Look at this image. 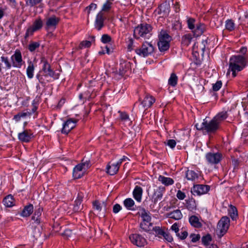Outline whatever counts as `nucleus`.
Returning a JSON list of instances; mask_svg holds the SVG:
<instances>
[{"mask_svg":"<svg viewBox=\"0 0 248 248\" xmlns=\"http://www.w3.org/2000/svg\"><path fill=\"white\" fill-rule=\"evenodd\" d=\"M247 65L246 58L241 55L232 56L230 59L229 70L232 72L233 77L236 76V72L242 71Z\"/></svg>","mask_w":248,"mask_h":248,"instance_id":"f257e3e1","label":"nucleus"},{"mask_svg":"<svg viewBox=\"0 0 248 248\" xmlns=\"http://www.w3.org/2000/svg\"><path fill=\"white\" fill-rule=\"evenodd\" d=\"M195 127L198 130L202 131L203 134L211 135L217 130V118L215 116L211 121L208 122L205 119L201 123H197Z\"/></svg>","mask_w":248,"mask_h":248,"instance_id":"f03ea898","label":"nucleus"},{"mask_svg":"<svg viewBox=\"0 0 248 248\" xmlns=\"http://www.w3.org/2000/svg\"><path fill=\"white\" fill-rule=\"evenodd\" d=\"M152 30V26L147 23H142L136 27L134 30V36L136 39L149 38Z\"/></svg>","mask_w":248,"mask_h":248,"instance_id":"7ed1b4c3","label":"nucleus"},{"mask_svg":"<svg viewBox=\"0 0 248 248\" xmlns=\"http://www.w3.org/2000/svg\"><path fill=\"white\" fill-rule=\"evenodd\" d=\"M154 51V46L151 43L146 41L143 43L140 48H137L135 52L137 54L144 57L152 54Z\"/></svg>","mask_w":248,"mask_h":248,"instance_id":"20e7f679","label":"nucleus"},{"mask_svg":"<svg viewBox=\"0 0 248 248\" xmlns=\"http://www.w3.org/2000/svg\"><path fill=\"white\" fill-rule=\"evenodd\" d=\"M230 225V219L229 217L224 216L218 222V230L220 237L223 236L228 231Z\"/></svg>","mask_w":248,"mask_h":248,"instance_id":"39448f33","label":"nucleus"},{"mask_svg":"<svg viewBox=\"0 0 248 248\" xmlns=\"http://www.w3.org/2000/svg\"><path fill=\"white\" fill-rule=\"evenodd\" d=\"M11 61L14 68H20L24 62L22 59L21 52L19 49H16L14 53L11 56Z\"/></svg>","mask_w":248,"mask_h":248,"instance_id":"423d86ee","label":"nucleus"},{"mask_svg":"<svg viewBox=\"0 0 248 248\" xmlns=\"http://www.w3.org/2000/svg\"><path fill=\"white\" fill-rule=\"evenodd\" d=\"M165 191V188L163 186L156 187L154 189L153 193L151 196L152 202L155 204L157 202L160 201Z\"/></svg>","mask_w":248,"mask_h":248,"instance_id":"0eeeda50","label":"nucleus"},{"mask_svg":"<svg viewBox=\"0 0 248 248\" xmlns=\"http://www.w3.org/2000/svg\"><path fill=\"white\" fill-rule=\"evenodd\" d=\"M131 242L139 247H143L146 244V240L141 235L132 234L129 236Z\"/></svg>","mask_w":248,"mask_h":248,"instance_id":"6e6552de","label":"nucleus"},{"mask_svg":"<svg viewBox=\"0 0 248 248\" xmlns=\"http://www.w3.org/2000/svg\"><path fill=\"white\" fill-rule=\"evenodd\" d=\"M210 187L207 185H197L191 188V192L195 195H201L206 193L209 190Z\"/></svg>","mask_w":248,"mask_h":248,"instance_id":"1a4fd4ad","label":"nucleus"},{"mask_svg":"<svg viewBox=\"0 0 248 248\" xmlns=\"http://www.w3.org/2000/svg\"><path fill=\"white\" fill-rule=\"evenodd\" d=\"M77 120L74 119H69L63 124L62 133L67 134L76 125Z\"/></svg>","mask_w":248,"mask_h":248,"instance_id":"9d476101","label":"nucleus"},{"mask_svg":"<svg viewBox=\"0 0 248 248\" xmlns=\"http://www.w3.org/2000/svg\"><path fill=\"white\" fill-rule=\"evenodd\" d=\"M41 62L43 63L42 71L45 73V76L54 77V72L51 69L50 65L45 57L41 58Z\"/></svg>","mask_w":248,"mask_h":248,"instance_id":"9b49d317","label":"nucleus"},{"mask_svg":"<svg viewBox=\"0 0 248 248\" xmlns=\"http://www.w3.org/2000/svg\"><path fill=\"white\" fill-rule=\"evenodd\" d=\"M85 164H79L73 169V176L75 179H79L84 175L85 172Z\"/></svg>","mask_w":248,"mask_h":248,"instance_id":"f8f14e48","label":"nucleus"},{"mask_svg":"<svg viewBox=\"0 0 248 248\" xmlns=\"http://www.w3.org/2000/svg\"><path fill=\"white\" fill-rule=\"evenodd\" d=\"M33 137V133L30 130H25L18 134V138L23 142H29Z\"/></svg>","mask_w":248,"mask_h":248,"instance_id":"ddd939ff","label":"nucleus"},{"mask_svg":"<svg viewBox=\"0 0 248 248\" xmlns=\"http://www.w3.org/2000/svg\"><path fill=\"white\" fill-rule=\"evenodd\" d=\"M60 19L55 16H52L46 19V29H55L57 25L59 22Z\"/></svg>","mask_w":248,"mask_h":248,"instance_id":"4468645a","label":"nucleus"},{"mask_svg":"<svg viewBox=\"0 0 248 248\" xmlns=\"http://www.w3.org/2000/svg\"><path fill=\"white\" fill-rule=\"evenodd\" d=\"M205 46L201 47L199 52H192L193 62L197 65H200L203 60Z\"/></svg>","mask_w":248,"mask_h":248,"instance_id":"2eb2a0df","label":"nucleus"},{"mask_svg":"<svg viewBox=\"0 0 248 248\" xmlns=\"http://www.w3.org/2000/svg\"><path fill=\"white\" fill-rule=\"evenodd\" d=\"M158 14L167 16L170 13V5L167 2L162 3L158 8Z\"/></svg>","mask_w":248,"mask_h":248,"instance_id":"dca6fc26","label":"nucleus"},{"mask_svg":"<svg viewBox=\"0 0 248 248\" xmlns=\"http://www.w3.org/2000/svg\"><path fill=\"white\" fill-rule=\"evenodd\" d=\"M104 15L102 11L100 12L96 16L95 21V27L99 31L104 26Z\"/></svg>","mask_w":248,"mask_h":248,"instance_id":"f3484780","label":"nucleus"},{"mask_svg":"<svg viewBox=\"0 0 248 248\" xmlns=\"http://www.w3.org/2000/svg\"><path fill=\"white\" fill-rule=\"evenodd\" d=\"M143 194V189L141 187L136 186H135L133 191V196L134 198L139 202H141Z\"/></svg>","mask_w":248,"mask_h":248,"instance_id":"a211bd4d","label":"nucleus"},{"mask_svg":"<svg viewBox=\"0 0 248 248\" xmlns=\"http://www.w3.org/2000/svg\"><path fill=\"white\" fill-rule=\"evenodd\" d=\"M206 159L208 163L211 165H214L216 167V164H217V154L209 152L206 154Z\"/></svg>","mask_w":248,"mask_h":248,"instance_id":"6ab92c4d","label":"nucleus"},{"mask_svg":"<svg viewBox=\"0 0 248 248\" xmlns=\"http://www.w3.org/2000/svg\"><path fill=\"white\" fill-rule=\"evenodd\" d=\"M155 102V99L152 96L146 94L141 102L144 108H150Z\"/></svg>","mask_w":248,"mask_h":248,"instance_id":"aec40b11","label":"nucleus"},{"mask_svg":"<svg viewBox=\"0 0 248 248\" xmlns=\"http://www.w3.org/2000/svg\"><path fill=\"white\" fill-rule=\"evenodd\" d=\"M166 217L175 220H180L183 217V215L179 209H176L167 213Z\"/></svg>","mask_w":248,"mask_h":248,"instance_id":"412c9836","label":"nucleus"},{"mask_svg":"<svg viewBox=\"0 0 248 248\" xmlns=\"http://www.w3.org/2000/svg\"><path fill=\"white\" fill-rule=\"evenodd\" d=\"M158 42H166L170 43L171 40V37L164 31H161L158 35Z\"/></svg>","mask_w":248,"mask_h":248,"instance_id":"4be33fe9","label":"nucleus"},{"mask_svg":"<svg viewBox=\"0 0 248 248\" xmlns=\"http://www.w3.org/2000/svg\"><path fill=\"white\" fill-rule=\"evenodd\" d=\"M205 31V26L204 24L199 23L196 25L195 29L192 31L194 35L199 36L201 35Z\"/></svg>","mask_w":248,"mask_h":248,"instance_id":"5701e85b","label":"nucleus"},{"mask_svg":"<svg viewBox=\"0 0 248 248\" xmlns=\"http://www.w3.org/2000/svg\"><path fill=\"white\" fill-rule=\"evenodd\" d=\"M139 214L140 216L142 221H146V222H151V217L150 216V213L146 210L144 208H142Z\"/></svg>","mask_w":248,"mask_h":248,"instance_id":"b1692460","label":"nucleus"},{"mask_svg":"<svg viewBox=\"0 0 248 248\" xmlns=\"http://www.w3.org/2000/svg\"><path fill=\"white\" fill-rule=\"evenodd\" d=\"M0 60L1 63L4 65V68L7 70H9L13 67L11 59H9L7 56L2 55L0 57Z\"/></svg>","mask_w":248,"mask_h":248,"instance_id":"393cba45","label":"nucleus"},{"mask_svg":"<svg viewBox=\"0 0 248 248\" xmlns=\"http://www.w3.org/2000/svg\"><path fill=\"white\" fill-rule=\"evenodd\" d=\"M33 211V206L31 204L25 206L22 210L21 216L23 217H27L30 216Z\"/></svg>","mask_w":248,"mask_h":248,"instance_id":"a878e982","label":"nucleus"},{"mask_svg":"<svg viewBox=\"0 0 248 248\" xmlns=\"http://www.w3.org/2000/svg\"><path fill=\"white\" fill-rule=\"evenodd\" d=\"M189 222L194 227L199 228L202 226L199 218L196 216H192L189 218Z\"/></svg>","mask_w":248,"mask_h":248,"instance_id":"bb28decb","label":"nucleus"},{"mask_svg":"<svg viewBox=\"0 0 248 248\" xmlns=\"http://www.w3.org/2000/svg\"><path fill=\"white\" fill-rule=\"evenodd\" d=\"M158 180L162 184L166 186L172 185L174 183V181L172 178L170 177H166L162 175H159Z\"/></svg>","mask_w":248,"mask_h":248,"instance_id":"cd10ccee","label":"nucleus"},{"mask_svg":"<svg viewBox=\"0 0 248 248\" xmlns=\"http://www.w3.org/2000/svg\"><path fill=\"white\" fill-rule=\"evenodd\" d=\"M228 213L232 220H236L238 218L237 210L234 206L231 204L230 205Z\"/></svg>","mask_w":248,"mask_h":248,"instance_id":"c85d7f7f","label":"nucleus"},{"mask_svg":"<svg viewBox=\"0 0 248 248\" xmlns=\"http://www.w3.org/2000/svg\"><path fill=\"white\" fill-rule=\"evenodd\" d=\"M35 66L31 61L28 62V66L27 68L26 73L29 78L31 79L33 77V73Z\"/></svg>","mask_w":248,"mask_h":248,"instance_id":"c756f323","label":"nucleus"},{"mask_svg":"<svg viewBox=\"0 0 248 248\" xmlns=\"http://www.w3.org/2000/svg\"><path fill=\"white\" fill-rule=\"evenodd\" d=\"M4 205L7 207H12L15 204V200L11 195L7 196L3 200Z\"/></svg>","mask_w":248,"mask_h":248,"instance_id":"7c9ffc66","label":"nucleus"},{"mask_svg":"<svg viewBox=\"0 0 248 248\" xmlns=\"http://www.w3.org/2000/svg\"><path fill=\"white\" fill-rule=\"evenodd\" d=\"M119 169V167H117L115 163L112 164L111 165L108 164L107 167V172L110 175H113L118 172Z\"/></svg>","mask_w":248,"mask_h":248,"instance_id":"2f4dec72","label":"nucleus"},{"mask_svg":"<svg viewBox=\"0 0 248 248\" xmlns=\"http://www.w3.org/2000/svg\"><path fill=\"white\" fill-rule=\"evenodd\" d=\"M124 206L129 210H134L135 202L131 198H127L124 201Z\"/></svg>","mask_w":248,"mask_h":248,"instance_id":"473e14b6","label":"nucleus"},{"mask_svg":"<svg viewBox=\"0 0 248 248\" xmlns=\"http://www.w3.org/2000/svg\"><path fill=\"white\" fill-rule=\"evenodd\" d=\"M193 39L191 34H186L182 38V44L184 46H188Z\"/></svg>","mask_w":248,"mask_h":248,"instance_id":"72a5a7b5","label":"nucleus"},{"mask_svg":"<svg viewBox=\"0 0 248 248\" xmlns=\"http://www.w3.org/2000/svg\"><path fill=\"white\" fill-rule=\"evenodd\" d=\"M178 78L175 74L172 73L168 80V84L172 87H175L177 84Z\"/></svg>","mask_w":248,"mask_h":248,"instance_id":"f704fd0d","label":"nucleus"},{"mask_svg":"<svg viewBox=\"0 0 248 248\" xmlns=\"http://www.w3.org/2000/svg\"><path fill=\"white\" fill-rule=\"evenodd\" d=\"M158 49L160 52H165L168 50L170 46V43L166 42H158Z\"/></svg>","mask_w":248,"mask_h":248,"instance_id":"c9c22d12","label":"nucleus"},{"mask_svg":"<svg viewBox=\"0 0 248 248\" xmlns=\"http://www.w3.org/2000/svg\"><path fill=\"white\" fill-rule=\"evenodd\" d=\"M186 177L189 180L193 181L195 179L198 178V175L194 171L188 170L186 172Z\"/></svg>","mask_w":248,"mask_h":248,"instance_id":"e433bc0d","label":"nucleus"},{"mask_svg":"<svg viewBox=\"0 0 248 248\" xmlns=\"http://www.w3.org/2000/svg\"><path fill=\"white\" fill-rule=\"evenodd\" d=\"M31 26L36 31L39 30L43 27V21L42 19L40 18H37L34 21Z\"/></svg>","mask_w":248,"mask_h":248,"instance_id":"4c0bfd02","label":"nucleus"},{"mask_svg":"<svg viewBox=\"0 0 248 248\" xmlns=\"http://www.w3.org/2000/svg\"><path fill=\"white\" fill-rule=\"evenodd\" d=\"M152 226L151 222H146L142 221L140 223V228L143 231L148 232L150 230V227Z\"/></svg>","mask_w":248,"mask_h":248,"instance_id":"58836bf2","label":"nucleus"},{"mask_svg":"<svg viewBox=\"0 0 248 248\" xmlns=\"http://www.w3.org/2000/svg\"><path fill=\"white\" fill-rule=\"evenodd\" d=\"M103 205L106 206L104 202L101 203L99 201H95L93 202V208L98 212L101 211Z\"/></svg>","mask_w":248,"mask_h":248,"instance_id":"ea45409f","label":"nucleus"},{"mask_svg":"<svg viewBox=\"0 0 248 248\" xmlns=\"http://www.w3.org/2000/svg\"><path fill=\"white\" fill-rule=\"evenodd\" d=\"M119 113H120V117L121 121L124 122H128L129 124H130L131 121H130L128 114L125 112L121 111H119Z\"/></svg>","mask_w":248,"mask_h":248,"instance_id":"a19ab883","label":"nucleus"},{"mask_svg":"<svg viewBox=\"0 0 248 248\" xmlns=\"http://www.w3.org/2000/svg\"><path fill=\"white\" fill-rule=\"evenodd\" d=\"M207 43V41H203L202 44H199L198 43H195L193 46L192 52H199L201 47H203L204 45L205 46V44Z\"/></svg>","mask_w":248,"mask_h":248,"instance_id":"79ce46f5","label":"nucleus"},{"mask_svg":"<svg viewBox=\"0 0 248 248\" xmlns=\"http://www.w3.org/2000/svg\"><path fill=\"white\" fill-rule=\"evenodd\" d=\"M82 209V205L80 200H76L74 205L73 210L75 212L80 211Z\"/></svg>","mask_w":248,"mask_h":248,"instance_id":"37998d69","label":"nucleus"},{"mask_svg":"<svg viewBox=\"0 0 248 248\" xmlns=\"http://www.w3.org/2000/svg\"><path fill=\"white\" fill-rule=\"evenodd\" d=\"M186 207L188 210L192 211L196 208L195 203L194 200L190 199L186 201Z\"/></svg>","mask_w":248,"mask_h":248,"instance_id":"c03bdc74","label":"nucleus"},{"mask_svg":"<svg viewBox=\"0 0 248 248\" xmlns=\"http://www.w3.org/2000/svg\"><path fill=\"white\" fill-rule=\"evenodd\" d=\"M40 46V44L38 42H31L28 46V49L31 52H33L36 48H38Z\"/></svg>","mask_w":248,"mask_h":248,"instance_id":"a18cd8bd","label":"nucleus"},{"mask_svg":"<svg viewBox=\"0 0 248 248\" xmlns=\"http://www.w3.org/2000/svg\"><path fill=\"white\" fill-rule=\"evenodd\" d=\"M211 240V236L209 234L202 236V244L206 246L208 245Z\"/></svg>","mask_w":248,"mask_h":248,"instance_id":"49530a36","label":"nucleus"},{"mask_svg":"<svg viewBox=\"0 0 248 248\" xmlns=\"http://www.w3.org/2000/svg\"><path fill=\"white\" fill-rule=\"evenodd\" d=\"M226 28L229 31H232L234 29V23L232 20H227L226 21Z\"/></svg>","mask_w":248,"mask_h":248,"instance_id":"de8ad7c7","label":"nucleus"},{"mask_svg":"<svg viewBox=\"0 0 248 248\" xmlns=\"http://www.w3.org/2000/svg\"><path fill=\"white\" fill-rule=\"evenodd\" d=\"M91 46V41L86 40L82 41L79 45L78 47L79 49H82L83 48L89 47Z\"/></svg>","mask_w":248,"mask_h":248,"instance_id":"09e8293b","label":"nucleus"},{"mask_svg":"<svg viewBox=\"0 0 248 248\" xmlns=\"http://www.w3.org/2000/svg\"><path fill=\"white\" fill-rule=\"evenodd\" d=\"M195 20L192 18H189L187 20L188 27L189 29L193 30L195 29Z\"/></svg>","mask_w":248,"mask_h":248,"instance_id":"8fccbe9b","label":"nucleus"},{"mask_svg":"<svg viewBox=\"0 0 248 248\" xmlns=\"http://www.w3.org/2000/svg\"><path fill=\"white\" fill-rule=\"evenodd\" d=\"M36 31L33 28L32 26H30L29 27L26 32L25 34V38H27L30 36L33 35V33Z\"/></svg>","mask_w":248,"mask_h":248,"instance_id":"3c124183","label":"nucleus"},{"mask_svg":"<svg viewBox=\"0 0 248 248\" xmlns=\"http://www.w3.org/2000/svg\"><path fill=\"white\" fill-rule=\"evenodd\" d=\"M112 2L107 1L103 5L102 11L107 12L109 11L111 7Z\"/></svg>","mask_w":248,"mask_h":248,"instance_id":"603ef678","label":"nucleus"},{"mask_svg":"<svg viewBox=\"0 0 248 248\" xmlns=\"http://www.w3.org/2000/svg\"><path fill=\"white\" fill-rule=\"evenodd\" d=\"M228 117L226 111H222L218 113V121L225 120Z\"/></svg>","mask_w":248,"mask_h":248,"instance_id":"864d4df0","label":"nucleus"},{"mask_svg":"<svg viewBox=\"0 0 248 248\" xmlns=\"http://www.w3.org/2000/svg\"><path fill=\"white\" fill-rule=\"evenodd\" d=\"M42 0H27L26 1V4L31 7H33L34 5L40 3Z\"/></svg>","mask_w":248,"mask_h":248,"instance_id":"5fc2aeb1","label":"nucleus"},{"mask_svg":"<svg viewBox=\"0 0 248 248\" xmlns=\"http://www.w3.org/2000/svg\"><path fill=\"white\" fill-rule=\"evenodd\" d=\"M111 37L109 35L107 34H103L101 37V41L103 43H107L111 41Z\"/></svg>","mask_w":248,"mask_h":248,"instance_id":"6e6d98bb","label":"nucleus"},{"mask_svg":"<svg viewBox=\"0 0 248 248\" xmlns=\"http://www.w3.org/2000/svg\"><path fill=\"white\" fill-rule=\"evenodd\" d=\"M165 143L171 149H173L176 146V142L174 140H167L166 142H165Z\"/></svg>","mask_w":248,"mask_h":248,"instance_id":"4d7b16f0","label":"nucleus"},{"mask_svg":"<svg viewBox=\"0 0 248 248\" xmlns=\"http://www.w3.org/2000/svg\"><path fill=\"white\" fill-rule=\"evenodd\" d=\"M190 237L191 239V242L195 243L200 240L201 236L199 234H196L193 233L190 234Z\"/></svg>","mask_w":248,"mask_h":248,"instance_id":"13d9d810","label":"nucleus"},{"mask_svg":"<svg viewBox=\"0 0 248 248\" xmlns=\"http://www.w3.org/2000/svg\"><path fill=\"white\" fill-rule=\"evenodd\" d=\"M176 197L178 199L183 200L186 198V196L184 192H182L180 190H179L177 192Z\"/></svg>","mask_w":248,"mask_h":248,"instance_id":"bf43d9fd","label":"nucleus"},{"mask_svg":"<svg viewBox=\"0 0 248 248\" xmlns=\"http://www.w3.org/2000/svg\"><path fill=\"white\" fill-rule=\"evenodd\" d=\"M125 64L121 63L120 65V67L119 68V74L121 76H123L125 73L126 70L125 68Z\"/></svg>","mask_w":248,"mask_h":248,"instance_id":"052dcab7","label":"nucleus"},{"mask_svg":"<svg viewBox=\"0 0 248 248\" xmlns=\"http://www.w3.org/2000/svg\"><path fill=\"white\" fill-rule=\"evenodd\" d=\"M97 8V5L95 3H92L89 6L86 8V10L87 11L88 15L90 13L91 10L93 9L95 10Z\"/></svg>","mask_w":248,"mask_h":248,"instance_id":"680f3d73","label":"nucleus"},{"mask_svg":"<svg viewBox=\"0 0 248 248\" xmlns=\"http://www.w3.org/2000/svg\"><path fill=\"white\" fill-rule=\"evenodd\" d=\"M188 235V233L186 231H184L181 232V234L180 233H178L177 235L181 239L184 240L186 239Z\"/></svg>","mask_w":248,"mask_h":248,"instance_id":"e2e57ef3","label":"nucleus"},{"mask_svg":"<svg viewBox=\"0 0 248 248\" xmlns=\"http://www.w3.org/2000/svg\"><path fill=\"white\" fill-rule=\"evenodd\" d=\"M121 208L122 207L119 204H115L113 207V212L116 214L121 210Z\"/></svg>","mask_w":248,"mask_h":248,"instance_id":"0e129e2a","label":"nucleus"},{"mask_svg":"<svg viewBox=\"0 0 248 248\" xmlns=\"http://www.w3.org/2000/svg\"><path fill=\"white\" fill-rule=\"evenodd\" d=\"M163 237L169 242H171L173 240V238L171 235L168 232H165Z\"/></svg>","mask_w":248,"mask_h":248,"instance_id":"69168bd1","label":"nucleus"},{"mask_svg":"<svg viewBox=\"0 0 248 248\" xmlns=\"http://www.w3.org/2000/svg\"><path fill=\"white\" fill-rule=\"evenodd\" d=\"M72 232L70 230H66L63 233V235L66 238H68L72 236Z\"/></svg>","mask_w":248,"mask_h":248,"instance_id":"338daca9","label":"nucleus"},{"mask_svg":"<svg viewBox=\"0 0 248 248\" xmlns=\"http://www.w3.org/2000/svg\"><path fill=\"white\" fill-rule=\"evenodd\" d=\"M171 229L175 232L176 235L179 233V228L177 223H174L171 227Z\"/></svg>","mask_w":248,"mask_h":248,"instance_id":"774afa93","label":"nucleus"}]
</instances>
